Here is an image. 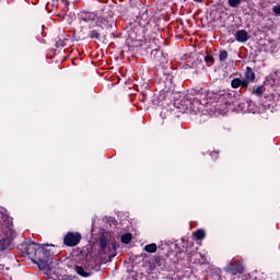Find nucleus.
Masks as SVG:
<instances>
[{"label":"nucleus","mask_w":280,"mask_h":280,"mask_svg":"<svg viewBox=\"0 0 280 280\" xmlns=\"http://www.w3.org/2000/svg\"><path fill=\"white\" fill-rule=\"evenodd\" d=\"M229 58V52L226 50H221L219 54V59L221 62H224Z\"/></svg>","instance_id":"obj_18"},{"label":"nucleus","mask_w":280,"mask_h":280,"mask_svg":"<svg viewBox=\"0 0 280 280\" xmlns=\"http://www.w3.org/2000/svg\"><path fill=\"white\" fill-rule=\"evenodd\" d=\"M211 156H218V152L213 151V152L211 153Z\"/></svg>","instance_id":"obj_24"},{"label":"nucleus","mask_w":280,"mask_h":280,"mask_svg":"<svg viewBox=\"0 0 280 280\" xmlns=\"http://www.w3.org/2000/svg\"><path fill=\"white\" fill-rule=\"evenodd\" d=\"M82 240V234L78 232H69L65 238H63V244L66 246H78L80 244V241Z\"/></svg>","instance_id":"obj_6"},{"label":"nucleus","mask_w":280,"mask_h":280,"mask_svg":"<svg viewBox=\"0 0 280 280\" xmlns=\"http://www.w3.org/2000/svg\"><path fill=\"white\" fill-rule=\"evenodd\" d=\"M83 266H85V269H88L90 276L93 275V272H97V270H100V265L93 258L86 259L83 262Z\"/></svg>","instance_id":"obj_8"},{"label":"nucleus","mask_w":280,"mask_h":280,"mask_svg":"<svg viewBox=\"0 0 280 280\" xmlns=\"http://www.w3.org/2000/svg\"><path fill=\"white\" fill-rule=\"evenodd\" d=\"M120 242H122V244H130V242H132V234L130 233L124 234L120 237Z\"/></svg>","instance_id":"obj_15"},{"label":"nucleus","mask_w":280,"mask_h":280,"mask_svg":"<svg viewBox=\"0 0 280 280\" xmlns=\"http://www.w3.org/2000/svg\"><path fill=\"white\" fill-rule=\"evenodd\" d=\"M54 245H42V252H39L38 258H37V266L40 270H47L51 264H54V253L51 249H48L52 247Z\"/></svg>","instance_id":"obj_1"},{"label":"nucleus","mask_w":280,"mask_h":280,"mask_svg":"<svg viewBox=\"0 0 280 280\" xmlns=\"http://www.w3.org/2000/svg\"><path fill=\"white\" fill-rule=\"evenodd\" d=\"M144 250H145V253H156L158 246L155 243H151V244L144 246Z\"/></svg>","instance_id":"obj_14"},{"label":"nucleus","mask_w":280,"mask_h":280,"mask_svg":"<svg viewBox=\"0 0 280 280\" xmlns=\"http://www.w3.org/2000/svg\"><path fill=\"white\" fill-rule=\"evenodd\" d=\"M67 5H69V2L66 0H49L47 2L46 8H51L50 10H58V8H62L65 12H67Z\"/></svg>","instance_id":"obj_7"},{"label":"nucleus","mask_w":280,"mask_h":280,"mask_svg":"<svg viewBox=\"0 0 280 280\" xmlns=\"http://www.w3.org/2000/svg\"><path fill=\"white\" fill-rule=\"evenodd\" d=\"M74 271L77 272V275H79L80 277H91V273L88 271L86 267L83 265L81 266H75L74 267Z\"/></svg>","instance_id":"obj_11"},{"label":"nucleus","mask_w":280,"mask_h":280,"mask_svg":"<svg viewBox=\"0 0 280 280\" xmlns=\"http://www.w3.org/2000/svg\"><path fill=\"white\" fill-rule=\"evenodd\" d=\"M231 86L232 89H240V86H242L243 89H246L247 85H244V79L242 80L240 78H236L232 80Z\"/></svg>","instance_id":"obj_12"},{"label":"nucleus","mask_w":280,"mask_h":280,"mask_svg":"<svg viewBox=\"0 0 280 280\" xmlns=\"http://www.w3.org/2000/svg\"><path fill=\"white\" fill-rule=\"evenodd\" d=\"M205 60L207 65H213V56L208 55L205 57Z\"/></svg>","instance_id":"obj_22"},{"label":"nucleus","mask_w":280,"mask_h":280,"mask_svg":"<svg viewBox=\"0 0 280 280\" xmlns=\"http://www.w3.org/2000/svg\"><path fill=\"white\" fill-rule=\"evenodd\" d=\"M25 250L32 261L38 264V256L40 255V253H43V245L31 243L26 246Z\"/></svg>","instance_id":"obj_3"},{"label":"nucleus","mask_w":280,"mask_h":280,"mask_svg":"<svg viewBox=\"0 0 280 280\" xmlns=\"http://www.w3.org/2000/svg\"><path fill=\"white\" fill-rule=\"evenodd\" d=\"M235 39L237 43H247L248 42V32L246 30H240L235 33Z\"/></svg>","instance_id":"obj_10"},{"label":"nucleus","mask_w":280,"mask_h":280,"mask_svg":"<svg viewBox=\"0 0 280 280\" xmlns=\"http://www.w3.org/2000/svg\"><path fill=\"white\" fill-rule=\"evenodd\" d=\"M225 272L232 276L242 275L244 272V266L240 264V260L232 259L224 268Z\"/></svg>","instance_id":"obj_5"},{"label":"nucleus","mask_w":280,"mask_h":280,"mask_svg":"<svg viewBox=\"0 0 280 280\" xmlns=\"http://www.w3.org/2000/svg\"><path fill=\"white\" fill-rule=\"evenodd\" d=\"M145 100H148V96L144 95L142 102H145Z\"/></svg>","instance_id":"obj_26"},{"label":"nucleus","mask_w":280,"mask_h":280,"mask_svg":"<svg viewBox=\"0 0 280 280\" xmlns=\"http://www.w3.org/2000/svg\"><path fill=\"white\" fill-rule=\"evenodd\" d=\"M255 94L258 95V97H261V95H264V86H258Z\"/></svg>","instance_id":"obj_21"},{"label":"nucleus","mask_w":280,"mask_h":280,"mask_svg":"<svg viewBox=\"0 0 280 280\" xmlns=\"http://www.w3.org/2000/svg\"><path fill=\"white\" fill-rule=\"evenodd\" d=\"M196 3H202V0H194Z\"/></svg>","instance_id":"obj_25"},{"label":"nucleus","mask_w":280,"mask_h":280,"mask_svg":"<svg viewBox=\"0 0 280 280\" xmlns=\"http://www.w3.org/2000/svg\"><path fill=\"white\" fill-rule=\"evenodd\" d=\"M244 86H248L252 82H255V72L252 68L247 67L245 71V78L243 79Z\"/></svg>","instance_id":"obj_9"},{"label":"nucleus","mask_w":280,"mask_h":280,"mask_svg":"<svg viewBox=\"0 0 280 280\" xmlns=\"http://www.w3.org/2000/svg\"><path fill=\"white\" fill-rule=\"evenodd\" d=\"M194 257H195L196 259H198L199 257H202V254L197 253V252H194V253L190 254V256H189L190 261H194V262L196 264V260L194 259Z\"/></svg>","instance_id":"obj_20"},{"label":"nucleus","mask_w":280,"mask_h":280,"mask_svg":"<svg viewBox=\"0 0 280 280\" xmlns=\"http://www.w3.org/2000/svg\"><path fill=\"white\" fill-rule=\"evenodd\" d=\"M97 24L100 25V27H108V25H110V20L108 18H97Z\"/></svg>","instance_id":"obj_13"},{"label":"nucleus","mask_w":280,"mask_h":280,"mask_svg":"<svg viewBox=\"0 0 280 280\" xmlns=\"http://www.w3.org/2000/svg\"><path fill=\"white\" fill-rule=\"evenodd\" d=\"M89 36L90 38H95L96 40H100V33L97 31H90Z\"/></svg>","instance_id":"obj_19"},{"label":"nucleus","mask_w":280,"mask_h":280,"mask_svg":"<svg viewBox=\"0 0 280 280\" xmlns=\"http://www.w3.org/2000/svg\"><path fill=\"white\" fill-rule=\"evenodd\" d=\"M192 235L197 240H205L206 233L203 232V230H197L196 232H194Z\"/></svg>","instance_id":"obj_16"},{"label":"nucleus","mask_w":280,"mask_h":280,"mask_svg":"<svg viewBox=\"0 0 280 280\" xmlns=\"http://www.w3.org/2000/svg\"><path fill=\"white\" fill-rule=\"evenodd\" d=\"M79 23L81 27H95V25H97V15L95 13L81 11L79 13Z\"/></svg>","instance_id":"obj_2"},{"label":"nucleus","mask_w":280,"mask_h":280,"mask_svg":"<svg viewBox=\"0 0 280 280\" xmlns=\"http://www.w3.org/2000/svg\"><path fill=\"white\" fill-rule=\"evenodd\" d=\"M275 14H280V5H276L272 8Z\"/></svg>","instance_id":"obj_23"},{"label":"nucleus","mask_w":280,"mask_h":280,"mask_svg":"<svg viewBox=\"0 0 280 280\" xmlns=\"http://www.w3.org/2000/svg\"><path fill=\"white\" fill-rule=\"evenodd\" d=\"M242 4V0H228L230 8H238Z\"/></svg>","instance_id":"obj_17"},{"label":"nucleus","mask_w":280,"mask_h":280,"mask_svg":"<svg viewBox=\"0 0 280 280\" xmlns=\"http://www.w3.org/2000/svg\"><path fill=\"white\" fill-rule=\"evenodd\" d=\"M115 250V243L109 242L106 237L100 238V255H109L113 256V252Z\"/></svg>","instance_id":"obj_4"}]
</instances>
